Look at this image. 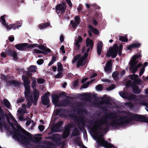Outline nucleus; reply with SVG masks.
Segmentation results:
<instances>
[{"label":"nucleus","mask_w":148,"mask_h":148,"mask_svg":"<svg viewBox=\"0 0 148 148\" xmlns=\"http://www.w3.org/2000/svg\"><path fill=\"white\" fill-rule=\"evenodd\" d=\"M93 42L91 40L87 38L86 40V46L83 48L82 51L85 52L84 55L82 56L79 54L74 57L72 61V63H74L77 61V67L84 65L86 62V58L88 56V52L90 49L93 47Z\"/></svg>","instance_id":"f257e3e1"},{"label":"nucleus","mask_w":148,"mask_h":148,"mask_svg":"<svg viewBox=\"0 0 148 148\" xmlns=\"http://www.w3.org/2000/svg\"><path fill=\"white\" fill-rule=\"evenodd\" d=\"M119 120L124 121L125 124H129L133 120L148 123V117L137 114L131 113L130 112L120 117Z\"/></svg>","instance_id":"f03ea898"},{"label":"nucleus","mask_w":148,"mask_h":148,"mask_svg":"<svg viewBox=\"0 0 148 148\" xmlns=\"http://www.w3.org/2000/svg\"><path fill=\"white\" fill-rule=\"evenodd\" d=\"M22 79L24 82V85L25 88V94L26 98L28 101L27 103V108L29 107L32 104V102L34 101L32 94L30 93V81L27 77L25 75H23Z\"/></svg>","instance_id":"7ed1b4c3"},{"label":"nucleus","mask_w":148,"mask_h":148,"mask_svg":"<svg viewBox=\"0 0 148 148\" xmlns=\"http://www.w3.org/2000/svg\"><path fill=\"white\" fill-rule=\"evenodd\" d=\"M100 124H95L92 130H90V133L94 139L97 143V147L102 146V133Z\"/></svg>","instance_id":"20e7f679"},{"label":"nucleus","mask_w":148,"mask_h":148,"mask_svg":"<svg viewBox=\"0 0 148 148\" xmlns=\"http://www.w3.org/2000/svg\"><path fill=\"white\" fill-rule=\"evenodd\" d=\"M18 127L22 131L23 133H20L18 131H16V132L13 134V138L17 140L18 141L22 143L23 144L25 143L26 142H27L30 139V136L29 133L24 130L21 128L19 126Z\"/></svg>","instance_id":"39448f33"},{"label":"nucleus","mask_w":148,"mask_h":148,"mask_svg":"<svg viewBox=\"0 0 148 148\" xmlns=\"http://www.w3.org/2000/svg\"><path fill=\"white\" fill-rule=\"evenodd\" d=\"M120 117L118 119H115L110 121L108 125L105 128H103L102 126V133L104 132H107L109 130V126H111L113 127H116L117 126L124 125L125 124L124 121L119 120ZM104 123L102 120V125Z\"/></svg>","instance_id":"423d86ee"},{"label":"nucleus","mask_w":148,"mask_h":148,"mask_svg":"<svg viewBox=\"0 0 148 148\" xmlns=\"http://www.w3.org/2000/svg\"><path fill=\"white\" fill-rule=\"evenodd\" d=\"M120 117L118 119H115L110 121L108 125L105 128H103L102 126V133L104 132H107L109 130V126H111L113 127H116L117 126L124 125L125 124L124 121L119 120ZM104 123L102 120V125Z\"/></svg>","instance_id":"0eeeda50"},{"label":"nucleus","mask_w":148,"mask_h":148,"mask_svg":"<svg viewBox=\"0 0 148 148\" xmlns=\"http://www.w3.org/2000/svg\"><path fill=\"white\" fill-rule=\"evenodd\" d=\"M119 56H121L122 54V51H118V47L116 43H115L112 47H110L109 51L107 52L106 56L110 57L111 56L112 58L116 57L118 52Z\"/></svg>","instance_id":"6e6552de"},{"label":"nucleus","mask_w":148,"mask_h":148,"mask_svg":"<svg viewBox=\"0 0 148 148\" xmlns=\"http://www.w3.org/2000/svg\"><path fill=\"white\" fill-rule=\"evenodd\" d=\"M32 86L34 89V90L32 94L34 98V101H36L39 96V93L38 91L36 89V79L34 77H32Z\"/></svg>","instance_id":"1a4fd4ad"},{"label":"nucleus","mask_w":148,"mask_h":148,"mask_svg":"<svg viewBox=\"0 0 148 148\" xmlns=\"http://www.w3.org/2000/svg\"><path fill=\"white\" fill-rule=\"evenodd\" d=\"M105 72L108 74L111 73L112 70V64L111 60H109L106 63L104 68Z\"/></svg>","instance_id":"9d476101"},{"label":"nucleus","mask_w":148,"mask_h":148,"mask_svg":"<svg viewBox=\"0 0 148 148\" xmlns=\"http://www.w3.org/2000/svg\"><path fill=\"white\" fill-rule=\"evenodd\" d=\"M66 6L65 4H60L57 5L56 7V12L58 14L60 13H62L65 10Z\"/></svg>","instance_id":"9b49d317"},{"label":"nucleus","mask_w":148,"mask_h":148,"mask_svg":"<svg viewBox=\"0 0 148 148\" xmlns=\"http://www.w3.org/2000/svg\"><path fill=\"white\" fill-rule=\"evenodd\" d=\"M117 116L116 112L110 111L109 112L106 113L105 117L109 120H112L115 119Z\"/></svg>","instance_id":"f8f14e48"},{"label":"nucleus","mask_w":148,"mask_h":148,"mask_svg":"<svg viewBox=\"0 0 148 148\" xmlns=\"http://www.w3.org/2000/svg\"><path fill=\"white\" fill-rule=\"evenodd\" d=\"M102 133V145L105 148H116L114 146L110 143L108 141L105 140L103 136Z\"/></svg>","instance_id":"ddd939ff"},{"label":"nucleus","mask_w":148,"mask_h":148,"mask_svg":"<svg viewBox=\"0 0 148 148\" xmlns=\"http://www.w3.org/2000/svg\"><path fill=\"white\" fill-rule=\"evenodd\" d=\"M27 43H23L16 45L15 47L19 50H25L27 49Z\"/></svg>","instance_id":"4468645a"},{"label":"nucleus","mask_w":148,"mask_h":148,"mask_svg":"<svg viewBox=\"0 0 148 148\" xmlns=\"http://www.w3.org/2000/svg\"><path fill=\"white\" fill-rule=\"evenodd\" d=\"M137 64V62H130L129 64L130 65L129 70L131 71L132 73L133 74H135L138 70L137 68L135 66L136 64Z\"/></svg>","instance_id":"2eb2a0df"},{"label":"nucleus","mask_w":148,"mask_h":148,"mask_svg":"<svg viewBox=\"0 0 148 148\" xmlns=\"http://www.w3.org/2000/svg\"><path fill=\"white\" fill-rule=\"evenodd\" d=\"M27 48L32 49L35 47H38L39 49L42 50H44L45 49V47L42 45H39L37 44H32L29 45L28 43L27 45Z\"/></svg>","instance_id":"dca6fc26"},{"label":"nucleus","mask_w":148,"mask_h":148,"mask_svg":"<svg viewBox=\"0 0 148 148\" xmlns=\"http://www.w3.org/2000/svg\"><path fill=\"white\" fill-rule=\"evenodd\" d=\"M130 85L132 90V92L134 94H138L140 93L141 92V90L136 85Z\"/></svg>","instance_id":"f3484780"},{"label":"nucleus","mask_w":148,"mask_h":148,"mask_svg":"<svg viewBox=\"0 0 148 148\" xmlns=\"http://www.w3.org/2000/svg\"><path fill=\"white\" fill-rule=\"evenodd\" d=\"M141 44L139 43H134L129 45L127 48L128 50H132V48H138L140 47Z\"/></svg>","instance_id":"a211bd4d"},{"label":"nucleus","mask_w":148,"mask_h":148,"mask_svg":"<svg viewBox=\"0 0 148 148\" xmlns=\"http://www.w3.org/2000/svg\"><path fill=\"white\" fill-rule=\"evenodd\" d=\"M44 50H45V51H42L40 50L37 49H35L33 50V53H42V54H44V55H46L47 54V52L49 53L50 52L51 50L48 49V48H47L46 49L45 48V49Z\"/></svg>","instance_id":"6ab92c4d"},{"label":"nucleus","mask_w":148,"mask_h":148,"mask_svg":"<svg viewBox=\"0 0 148 148\" xmlns=\"http://www.w3.org/2000/svg\"><path fill=\"white\" fill-rule=\"evenodd\" d=\"M110 104L111 103L110 101L109 98L107 96V95H104L102 97V104L107 105Z\"/></svg>","instance_id":"aec40b11"},{"label":"nucleus","mask_w":148,"mask_h":148,"mask_svg":"<svg viewBox=\"0 0 148 148\" xmlns=\"http://www.w3.org/2000/svg\"><path fill=\"white\" fill-rule=\"evenodd\" d=\"M79 17L78 16H76L75 18V21H71V23L73 27H75L77 25L79 24Z\"/></svg>","instance_id":"412c9836"},{"label":"nucleus","mask_w":148,"mask_h":148,"mask_svg":"<svg viewBox=\"0 0 148 148\" xmlns=\"http://www.w3.org/2000/svg\"><path fill=\"white\" fill-rule=\"evenodd\" d=\"M142 57V55L140 53L136 54L134 55L132 58V60L130 62H137V63L138 62V61L136 59L138 58H140Z\"/></svg>","instance_id":"4be33fe9"},{"label":"nucleus","mask_w":148,"mask_h":148,"mask_svg":"<svg viewBox=\"0 0 148 148\" xmlns=\"http://www.w3.org/2000/svg\"><path fill=\"white\" fill-rule=\"evenodd\" d=\"M8 55L12 57L15 60H16L17 59V53L16 52L10 50L7 52Z\"/></svg>","instance_id":"5701e85b"},{"label":"nucleus","mask_w":148,"mask_h":148,"mask_svg":"<svg viewBox=\"0 0 148 148\" xmlns=\"http://www.w3.org/2000/svg\"><path fill=\"white\" fill-rule=\"evenodd\" d=\"M75 45L77 48H79L82 42V38L79 36L77 39H75Z\"/></svg>","instance_id":"b1692460"},{"label":"nucleus","mask_w":148,"mask_h":148,"mask_svg":"<svg viewBox=\"0 0 148 148\" xmlns=\"http://www.w3.org/2000/svg\"><path fill=\"white\" fill-rule=\"evenodd\" d=\"M42 102L45 105H47L49 102V100L48 97L46 96H44L42 97Z\"/></svg>","instance_id":"393cba45"},{"label":"nucleus","mask_w":148,"mask_h":148,"mask_svg":"<svg viewBox=\"0 0 148 148\" xmlns=\"http://www.w3.org/2000/svg\"><path fill=\"white\" fill-rule=\"evenodd\" d=\"M102 48V42L101 41L98 42L97 45V51L98 54L101 55Z\"/></svg>","instance_id":"a878e982"},{"label":"nucleus","mask_w":148,"mask_h":148,"mask_svg":"<svg viewBox=\"0 0 148 148\" xmlns=\"http://www.w3.org/2000/svg\"><path fill=\"white\" fill-rule=\"evenodd\" d=\"M26 105L23 104L22 106V108L21 109H19L18 111V112L19 113L21 114H23L26 112V110L25 109ZM19 113H18V114Z\"/></svg>","instance_id":"bb28decb"},{"label":"nucleus","mask_w":148,"mask_h":148,"mask_svg":"<svg viewBox=\"0 0 148 148\" xmlns=\"http://www.w3.org/2000/svg\"><path fill=\"white\" fill-rule=\"evenodd\" d=\"M22 21H18L16 22L15 24H14V26L13 27V29H16L17 28L21 27V26Z\"/></svg>","instance_id":"cd10ccee"},{"label":"nucleus","mask_w":148,"mask_h":148,"mask_svg":"<svg viewBox=\"0 0 148 148\" xmlns=\"http://www.w3.org/2000/svg\"><path fill=\"white\" fill-rule=\"evenodd\" d=\"M52 98L53 103L55 105H57L58 101V96L56 95H54L52 96Z\"/></svg>","instance_id":"c85d7f7f"},{"label":"nucleus","mask_w":148,"mask_h":148,"mask_svg":"<svg viewBox=\"0 0 148 148\" xmlns=\"http://www.w3.org/2000/svg\"><path fill=\"white\" fill-rule=\"evenodd\" d=\"M88 28L94 34H98L99 33L98 30L94 28L91 25H89Z\"/></svg>","instance_id":"c756f323"},{"label":"nucleus","mask_w":148,"mask_h":148,"mask_svg":"<svg viewBox=\"0 0 148 148\" xmlns=\"http://www.w3.org/2000/svg\"><path fill=\"white\" fill-rule=\"evenodd\" d=\"M141 83V81L140 79H136L133 82H131L130 84V85H132V84L134 85H136V84L140 85Z\"/></svg>","instance_id":"7c9ffc66"},{"label":"nucleus","mask_w":148,"mask_h":148,"mask_svg":"<svg viewBox=\"0 0 148 148\" xmlns=\"http://www.w3.org/2000/svg\"><path fill=\"white\" fill-rule=\"evenodd\" d=\"M37 69V67L34 66H31L28 68V70L30 72H35Z\"/></svg>","instance_id":"2f4dec72"},{"label":"nucleus","mask_w":148,"mask_h":148,"mask_svg":"<svg viewBox=\"0 0 148 148\" xmlns=\"http://www.w3.org/2000/svg\"><path fill=\"white\" fill-rule=\"evenodd\" d=\"M136 98V96L135 95L133 94H128L127 97V99L129 100H131L134 99Z\"/></svg>","instance_id":"473e14b6"},{"label":"nucleus","mask_w":148,"mask_h":148,"mask_svg":"<svg viewBox=\"0 0 148 148\" xmlns=\"http://www.w3.org/2000/svg\"><path fill=\"white\" fill-rule=\"evenodd\" d=\"M119 94L124 99H126L128 94L124 92L121 91L119 92Z\"/></svg>","instance_id":"72a5a7b5"},{"label":"nucleus","mask_w":148,"mask_h":148,"mask_svg":"<svg viewBox=\"0 0 148 148\" xmlns=\"http://www.w3.org/2000/svg\"><path fill=\"white\" fill-rule=\"evenodd\" d=\"M70 133L69 130V128H66L64 132L63 136L64 138H65Z\"/></svg>","instance_id":"f704fd0d"},{"label":"nucleus","mask_w":148,"mask_h":148,"mask_svg":"<svg viewBox=\"0 0 148 148\" xmlns=\"http://www.w3.org/2000/svg\"><path fill=\"white\" fill-rule=\"evenodd\" d=\"M6 29L8 30H10L12 29H13V27L14 26V24H13V25L10 24L9 25L8 24V23H7L5 24L4 25Z\"/></svg>","instance_id":"c9c22d12"},{"label":"nucleus","mask_w":148,"mask_h":148,"mask_svg":"<svg viewBox=\"0 0 148 148\" xmlns=\"http://www.w3.org/2000/svg\"><path fill=\"white\" fill-rule=\"evenodd\" d=\"M130 78L132 80L134 81L136 79L138 78V75H137L133 74V75H129Z\"/></svg>","instance_id":"e433bc0d"},{"label":"nucleus","mask_w":148,"mask_h":148,"mask_svg":"<svg viewBox=\"0 0 148 148\" xmlns=\"http://www.w3.org/2000/svg\"><path fill=\"white\" fill-rule=\"evenodd\" d=\"M5 15L2 16H1L0 19V21L1 22L2 24L4 25L7 23H5Z\"/></svg>","instance_id":"4c0bfd02"},{"label":"nucleus","mask_w":148,"mask_h":148,"mask_svg":"<svg viewBox=\"0 0 148 148\" xmlns=\"http://www.w3.org/2000/svg\"><path fill=\"white\" fill-rule=\"evenodd\" d=\"M76 143L78 144L79 146H81L83 148H88L84 145L81 143L79 137L77 138V140H76Z\"/></svg>","instance_id":"58836bf2"},{"label":"nucleus","mask_w":148,"mask_h":148,"mask_svg":"<svg viewBox=\"0 0 148 148\" xmlns=\"http://www.w3.org/2000/svg\"><path fill=\"white\" fill-rule=\"evenodd\" d=\"M3 103L8 108H9L10 107V103L8 101L7 99H4L3 100Z\"/></svg>","instance_id":"ea45409f"},{"label":"nucleus","mask_w":148,"mask_h":148,"mask_svg":"<svg viewBox=\"0 0 148 148\" xmlns=\"http://www.w3.org/2000/svg\"><path fill=\"white\" fill-rule=\"evenodd\" d=\"M119 40L123 42H127L128 41V38L124 36H120L119 38Z\"/></svg>","instance_id":"a19ab883"},{"label":"nucleus","mask_w":148,"mask_h":148,"mask_svg":"<svg viewBox=\"0 0 148 148\" xmlns=\"http://www.w3.org/2000/svg\"><path fill=\"white\" fill-rule=\"evenodd\" d=\"M125 105L126 106H128L130 108H132L134 107L133 104L132 103L130 102H128L126 103L125 104Z\"/></svg>","instance_id":"79ce46f5"},{"label":"nucleus","mask_w":148,"mask_h":148,"mask_svg":"<svg viewBox=\"0 0 148 148\" xmlns=\"http://www.w3.org/2000/svg\"><path fill=\"white\" fill-rule=\"evenodd\" d=\"M58 72L62 71V66L60 63L58 62Z\"/></svg>","instance_id":"37998d69"},{"label":"nucleus","mask_w":148,"mask_h":148,"mask_svg":"<svg viewBox=\"0 0 148 148\" xmlns=\"http://www.w3.org/2000/svg\"><path fill=\"white\" fill-rule=\"evenodd\" d=\"M145 71V67L144 66H142L140 70L139 73V76H141L143 73Z\"/></svg>","instance_id":"c03bdc74"},{"label":"nucleus","mask_w":148,"mask_h":148,"mask_svg":"<svg viewBox=\"0 0 148 148\" xmlns=\"http://www.w3.org/2000/svg\"><path fill=\"white\" fill-rule=\"evenodd\" d=\"M118 74L119 72L118 71H114L113 72L112 74V77L113 78H116L117 77Z\"/></svg>","instance_id":"a18cd8bd"},{"label":"nucleus","mask_w":148,"mask_h":148,"mask_svg":"<svg viewBox=\"0 0 148 148\" xmlns=\"http://www.w3.org/2000/svg\"><path fill=\"white\" fill-rule=\"evenodd\" d=\"M93 81H92L90 82H88L86 83L85 84H83L82 86V87L84 88H86L88 86L90 85V83L92 82Z\"/></svg>","instance_id":"49530a36"},{"label":"nucleus","mask_w":148,"mask_h":148,"mask_svg":"<svg viewBox=\"0 0 148 148\" xmlns=\"http://www.w3.org/2000/svg\"><path fill=\"white\" fill-rule=\"evenodd\" d=\"M50 24L49 23H45L44 24H40V27L42 26H43V27H44L45 28L49 26Z\"/></svg>","instance_id":"de8ad7c7"},{"label":"nucleus","mask_w":148,"mask_h":148,"mask_svg":"<svg viewBox=\"0 0 148 148\" xmlns=\"http://www.w3.org/2000/svg\"><path fill=\"white\" fill-rule=\"evenodd\" d=\"M115 87V85L114 84H112L108 87L107 89L108 90H110L114 88Z\"/></svg>","instance_id":"09e8293b"},{"label":"nucleus","mask_w":148,"mask_h":148,"mask_svg":"<svg viewBox=\"0 0 148 148\" xmlns=\"http://www.w3.org/2000/svg\"><path fill=\"white\" fill-rule=\"evenodd\" d=\"M10 118L12 119L13 121H14V125L16 126H18V123L14 119L13 116H12V115H11L10 116Z\"/></svg>","instance_id":"8fccbe9b"},{"label":"nucleus","mask_w":148,"mask_h":148,"mask_svg":"<svg viewBox=\"0 0 148 148\" xmlns=\"http://www.w3.org/2000/svg\"><path fill=\"white\" fill-rule=\"evenodd\" d=\"M59 73L55 76V77L56 78H60L62 77V71L58 72Z\"/></svg>","instance_id":"3c124183"},{"label":"nucleus","mask_w":148,"mask_h":148,"mask_svg":"<svg viewBox=\"0 0 148 148\" xmlns=\"http://www.w3.org/2000/svg\"><path fill=\"white\" fill-rule=\"evenodd\" d=\"M37 82L39 84H42L44 82V80L41 78H39L37 79Z\"/></svg>","instance_id":"603ef678"},{"label":"nucleus","mask_w":148,"mask_h":148,"mask_svg":"<svg viewBox=\"0 0 148 148\" xmlns=\"http://www.w3.org/2000/svg\"><path fill=\"white\" fill-rule=\"evenodd\" d=\"M102 89V86L101 85H97L96 87V89L98 91H100Z\"/></svg>","instance_id":"864d4df0"},{"label":"nucleus","mask_w":148,"mask_h":148,"mask_svg":"<svg viewBox=\"0 0 148 148\" xmlns=\"http://www.w3.org/2000/svg\"><path fill=\"white\" fill-rule=\"evenodd\" d=\"M43 60L42 59H40L37 61V63L39 65H41L43 62Z\"/></svg>","instance_id":"5fc2aeb1"},{"label":"nucleus","mask_w":148,"mask_h":148,"mask_svg":"<svg viewBox=\"0 0 148 148\" xmlns=\"http://www.w3.org/2000/svg\"><path fill=\"white\" fill-rule=\"evenodd\" d=\"M38 128L40 131H42L44 130V127L43 125H40L38 126Z\"/></svg>","instance_id":"6e6d98bb"},{"label":"nucleus","mask_w":148,"mask_h":148,"mask_svg":"<svg viewBox=\"0 0 148 148\" xmlns=\"http://www.w3.org/2000/svg\"><path fill=\"white\" fill-rule=\"evenodd\" d=\"M64 46L63 45L60 48V50L63 53H65V51L64 49Z\"/></svg>","instance_id":"4d7b16f0"},{"label":"nucleus","mask_w":148,"mask_h":148,"mask_svg":"<svg viewBox=\"0 0 148 148\" xmlns=\"http://www.w3.org/2000/svg\"><path fill=\"white\" fill-rule=\"evenodd\" d=\"M32 123V124H33V126H34L35 125V123H34L33 122H32L31 121H27L26 122V125L28 126L30 123Z\"/></svg>","instance_id":"13d9d810"},{"label":"nucleus","mask_w":148,"mask_h":148,"mask_svg":"<svg viewBox=\"0 0 148 148\" xmlns=\"http://www.w3.org/2000/svg\"><path fill=\"white\" fill-rule=\"evenodd\" d=\"M102 82H104L106 83H109L110 82V81L107 79H102Z\"/></svg>","instance_id":"bf43d9fd"},{"label":"nucleus","mask_w":148,"mask_h":148,"mask_svg":"<svg viewBox=\"0 0 148 148\" xmlns=\"http://www.w3.org/2000/svg\"><path fill=\"white\" fill-rule=\"evenodd\" d=\"M66 1L67 3L68 4H69V6L71 7L72 6V3L70 0H65Z\"/></svg>","instance_id":"052dcab7"},{"label":"nucleus","mask_w":148,"mask_h":148,"mask_svg":"<svg viewBox=\"0 0 148 148\" xmlns=\"http://www.w3.org/2000/svg\"><path fill=\"white\" fill-rule=\"evenodd\" d=\"M60 42H62L64 40V37L62 35H61L60 36Z\"/></svg>","instance_id":"680f3d73"},{"label":"nucleus","mask_w":148,"mask_h":148,"mask_svg":"<svg viewBox=\"0 0 148 148\" xmlns=\"http://www.w3.org/2000/svg\"><path fill=\"white\" fill-rule=\"evenodd\" d=\"M142 65V64L141 63H139L138 64H136V66L137 68V69H138L140 67H141Z\"/></svg>","instance_id":"e2e57ef3"},{"label":"nucleus","mask_w":148,"mask_h":148,"mask_svg":"<svg viewBox=\"0 0 148 148\" xmlns=\"http://www.w3.org/2000/svg\"><path fill=\"white\" fill-rule=\"evenodd\" d=\"M118 51H122V49H123V46L122 45H120L119 47V48L118 47Z\"/></svg>","instance_id":"0e129e2a"},{"label":"nucleus","mask_w":148,"mask_h":148,"mask_svg":"<svg viewBox=\"0 0 148 148\" xmlns=\"http://www.w3.org/2000/svg\"><path fill=\"white\" fill-rule=\"evenodd\" d=\"M78 84V81L77 80H76L74 82L73 84V86H75L77 85Z\"/></svg>","instance_id":"69168bd1"},{"label":"nucleus","mask_w":148,"mask_h":148,"mask_svg":"<svg viewBox=\"0 0 148 148\" xmlns=\"http://www.w3.org/2000/svg\"><path fill=\"white\" fill-rule=\"evenodd\" d=\"M14 38L13 37H10L9 38V40L11 42H12L14 40Z\"/></svg>","instance_id":"338daca9"},{"label":"nucleus","mask_w":148,"mask_h":148,"mask_svg":"<svg viewBox=\"0 0 148 148\" xmlns=\"http://www.w3.org/2000/svg\"><path fill=\"white\" fill-rule=\"evenodd\" d=\"M125 73V70H123L121 73V75L122 76L124 75Z\"/></svg>","instance_id":"774afa93"}]
</instances>
